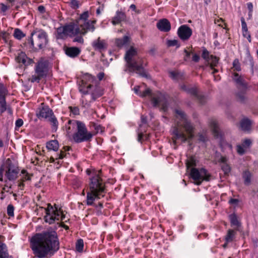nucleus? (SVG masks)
Wrapping results in <instances>:
<instances>
[{"label":"nucleus","mask_w":258,"mask_h":258,"mask_svg":"<svg viewBox=\"0 0 258 258\" xmlns=\"http://www.w3.org/2000/svg\"><path fill=\"white\" fill-rule=\"evenodd\" d=\"M136 54L137 51L133 47H131L126 52L124 59L126 62V66L127 69H125L124 71H126L127 69L130 72H136L140 76L147 78V74L146 73L143 66V60L142 59H139V60L132 59Z\"/></svg>","instance_id":"39448f33"},{"label":"nucleus","mask_w":258,"mask_h":258,"mask_svg":"<svg viewBox=\"0 0 258 258\" xmlns=\"http://www.w3.org/2000/svg\"><path fill=\"white\" fill-rule=\"evenodd\" d=\"M69 109L70 112L74 115H79L80 114V109L77 106H69Z\"/></svg>","instance_id":"8fccbe9b"},{"label":"nucleus","mask_w":258,"mask_h":258,"mask_svg":"<svg viewBox=\"0 0 258 258\" xmlns=\"http://www.w3.org/2000/svg\"><path fill=\"white\" fill-rule=\"evenodd\" d=\"M129 41V37L127 36H124L122 38H116L115 40V44L118 47L121 48L127 44Z\"/></svg>","instance_id":"c85d7f7f"},{"label":"nucleus","mask_w":258,"mask_h":258,"mask_svg":"<svg viewBox=\"0 0 258 258\" xmlns=\"http://www.w3.org/2000/svg\"><path fill=\"white\" fill-rule=\"evenodd\" d=\"M70 4L73 9H76L79 7V1L78 0H71Z\"/></svg>","instance_id":"864d4df0"},{"label":"nucleus","mask_w":258,"mask_h":258,"mask_svg":"<svg viewBox=\"0 0 258 258\" xmlns=\"http://www.w3.org/2000/svg\"><path fill=\"white\" fill-rule=\"evenodd\" d=\"M134 91L136 94L141 97H145L147 96L151 98V103L153 107H156L160 105L161 106V109L165 112L168 110V102L165 95L159 92L152 93L150 89L147 88L143 91L140 90L139 86H135Z\"/></svg>","instance_id":"20e7f679"},{"label":"nucleus","mask_w":258,"mask_h":258,"mask_svg":"<svg viewBox=\"0 0 258 258\" xmlns=\"http://www.w3.org/2000/svg\"><path fill=\"white\" fill-rule=\"evenodd\" d=\"M45 210L46 215L44 219L45 222L49 224L54 223L55 221H61L65 220L66 215L64 211L56 204L52 206L50 204H48Z\"/></svg>","instance_id":"423d86ee"},{"label":"nucleus","mask_w":258,"mask_h":258,"mask_svg":"<svg viewBox=\"0 0 258 258\" xmlns=\"http://www.w3.org/2000/svg\"><path fill=\"white\" fill-rule=\"evenodd\" d=\"M192 60L195 62H198L200 60V56L197 54H194L192 57Z\"/></svg>","instance_id":"e2e57ef3"},{"label":"nucleus","mask_w":258,"mask_h":258,"mask_svg":"<svg viewBox=\"0 0 258 258\" xmlns=\"http://www.w3.org/2000/svg\"><path fill=\"white\" fill-rule=\"evenodd\" d=\"M48 61L44 58H40L36 63L34 67L35 74L32 75L30 81L31 83H39L40 80L45 78L48 72Z\"/></svg>","instance_id":"0eeeda50"},{"label":"nucleus","mask_w":258,"mask_h":258,"mask_svg":"<svg viewBox=\"0 0 258 258\" xmlns=\"http://www.w3.org/2000/svg\"><path fill=\"white\" fill-rule=\"evenodd\" d=\"M84 248V241L82 239H78L76 243V249L78 252H82Z\"/></svg>","instance_id":"ea45409f"},{"label":"nucleus","mask_w":258,"mask_h":258,"mask_svg":"<svg viewBox=\"0 0 258 258\" xmlns=\"http://www.w3.org/2000/svg\"><path fill=\"white\" fill-rule=\"evenodd\" d=\"M235 234L236 232L233 230L229 229L225 236V241H227V243L232 242L235 238Z\"/></svg>","instance_id":"72a5a7b5"},{"label":"nucleus","mask_w":258,"mask_h":258,"mask_svg":"<svg viewBox=\"0 0 258 258\" xmlns=\"http://www.w3.org/2000/svg\"><path fill=\"white\" fill-rule=\"evenodd\" d=\"M245 184H249L250 182L251 174L249 171H245L243 174Z\"/></svg>","instance_id":"a19ab883"},{"label":"nucleus","mask_w":258,"mask_h":258,"mask_svg":"<svg viewBox=\"0 0 258 258\" xmlns=\"http://www.w3.org/2000/svg\"><path fill=\"white\" fill-rule=\"evenodd\" d=\"M232 65L235 71L239 72L241 70V64L238 59H235L232 62Z\"/></svg>","instance_id":"c03bdc74"},{"label":"nucleus","mask_w":258,"mask_h":258,"mask_svg":"<svg viewBox=\"0 0 258 258\" xmlns=\"http://www.w3.org/2000/svg\"><path fill=\"white\" fill-rule=\"evenodd\" d=\"M95 81V77L88 73L84 74L78 84L79 92L86 93L89 91L88 90H94L95 87H99L97 85H94Z\"/></svg>","instance_id":"9b49d317"},{"label":"nucleus","mask_w":258,"mask_h":258,"mask_svg":"<svg viewBox=\"0 0 258 258\" xmlns=\"http://www.w3.org/2000/svg\"><path fill=\"white\" fill-rule=\"evenodd\" d=\"M97 78L99 81L102 80L104 77V73L103 72H100L97 75Z\"/></svg>","instance_id":"338daca9"},{"label":"nucleus","mask_w":258,"mask_h":258,"mask_svg":"<svg viewBox=\"0 0 258 258\" xmlns=\"http://www.w3.org/2000/svg\"><path fill=\"white\" fill-rule=\"evenodd\" d=\"M246 55H247V58L248 60L249 61L251 67L252 68L254 66V62L253 61L252 57L250 55L249 51H248L247 52Z\"/></svg>","instance_id":"13d9d810"},{"label":"nucleus","mask_w":258,"mask_h":258,"mask_svg":"<svg viewBox=\"0 0 258 258\" xmlns=\"http://www.w3.org/2000/svg\"><path fill=\"white\" fill-rule=\"evenodd\" d=\"M197 166V161L195 159V157L194 156H191L186 160V166L187 168H189L190 167L194 168Z\"/></svg>","instance_id":"c9c22d12"},{"label":"nucleus","mask_w":258,"mask_h":258,"mask_svg":"<svg viewBox=\"0 0 258 258\" xmlns=\"http://www.w3.org/2000/svg\"><path fill=\"white\" fill-rule=\"evenodd\" d=\"M0 6L1 7V11L3 13H5L9 9V7L4 3H1Z\"/></svg>","instance_id":"4d7b16f0"},{"label":"nucleus","mask_w":258,"mask_h":258,"mask_svg":"<svg viewBox=\"0 0 258 258\" xmlns=\"http://www.w3.org/2000/svg\"><path fill=\"white\" fill-rule=\"evenodd\" d=\"M7 214L10 217H14V207L12 204H9L7 207Z\"/></svg>","instance_id":"de8ad7c7"},{"label":"nucleus","mask_w":258,"mask_h":258,"mask_svg":"<svg viewBox=\"0 0 258 258\" xmlns=\"http://www.w3.org/2000/svg\"><path fill=\"white\" fill-rule=\"evenodd\" d=\"M34 35L37 37L35 42L38 48L39 49L45 48L48 43V34L43 29H36L31 33L30 43L32 48H34V42L32 38Z\"/></svg>","instance_id":"1a4fd4ad"},{"label":"nucleus","mask_w":258,"mask_h":258,"mask_svg":"<svg viewBox=\"0 0 258 258\" xmlns=\"http://www.w3.org/2000/svg\"><path fill=\"white\" fill-rule=\"evenodd\" d=\"M190 175L192 179L196 181L197 185L201 184L204 180L209 181L211 179V174L204 168H202L200 170L196 168H191Z\"/></svg>","instance_id":"f8f14e48"},{"label":"nucleus","mask_w":258,"mask_h":258,"mask_svg":"<svg viewBox=\"0 0 258 258\" xmlns=\"http://www.w3.org/2000/svg\"><path fill=\"white\" fill-rule=\"evenodd\" d=\"M192 33L191 29L186 25L180 26L177 32L178 36L182 41L187 40L191 36Z\"/></svg>","instance_id":"6ab92c4d"},{"label":"nucleus","mask_w":258,"mask_h":258,"mask_svg":"<svg viewBox=\"0 0 258 258\" xmlns=\"http://www.w3.org/2000/svg\"><path fill=\"white\" fill-rule=\"evenodd\" d=\"M93 136V134L87 130H77L73 135V139L76 143H81L90 141Z\"/></svg>","instance_id":"dca6fc26"},{"label":"nucleus","mask_w":258,"mask_h":258,"mask_svg":"<svg viewBox=\"0 0 258 258\" xmlns=\"http://www.w3.org/2000/svg\"><path fill=\"white\" fill-rule=\"evenodd\" d=\"M91 45L95 50L99 51L100 52L106 50L108 46L106 40L101 39L100 37L93 41Z\"/></svg>","instance_id":"412c9836"},{"label":"nucleus","mask_w":258,"mask_h":258,"mask_svg":"<svg viewBox=\"0 0 258 258\" xmlns=\"http://www.w3.org/2000/svg\"><path fill=\"white\" fill-rule=\"evenodd\" d=\"M64 51L66 55L71 58H77L81 52V48L75 46L67 47Z\"/></svg>","instance_id":"4be33fe9"},{"label":"nucleus","mask_w":258,"mask_h":258,"mask_svg":"<svg viewBox=\"0 0 258 258\" xmlns=\"http://www.w3.org/2000/svg\"><path fill=\"white\" fill-rule=\"evenodd\" d=\"M5 170V165H2L0 168V181H3V173L4 171Z\"/></svg>","instance_id":"bf43d9fd"},{"label":"nucleus","mask_w":258,"mask_h":258,"mask_svg":"<svg viewBox=\"0 0 258 258\" xmlns=\"http://www.w3.org/2000/svg\"><path fill=\"white\" fill-rule=\"evenodd\" d=\"M24 123L23 120L21 118H18L15 122L16 127L19 128L21 127Z\"/></svg>","instance_id":"6e6d98bb"},{"label":"nucleus","mask_w":258,"mask_h":258,"mask_svg":"<svg viewBox=\"0 0 258 258\" xmlns=\"http://www.w3.org/2000/svg\"><path fill=\"white\" fill-rule=\"evenodd\" d=\"M68 125L67 129H86L85 124L82 121L69 120L68 121Z\"/></svg>","instance_id":"bb28decb"},{"label":"nucleus","mask_w":258,"mask_h":258,"mask_svg":"<svg viewBox=\"0 0 258 258\" xmlns=\"http://www.w3.org/2000/svg\"><path fill=\"white\" fill-rule=\"evenodd\" d=\"M221 169L225 174H228L231 171V168L227 164H224L221 166Z\"/></svg>","instance_id":"09e8293b"},{"label":"nucleus","mask_w":258,"mask_h":258,"mask_svg":"<svg viewBox=\"0 0 258 258\" xmlns=\"http://www.w3.org/2000/svg\"><path fill=\"white\" fill-rule=\"evenodd\" d=\"M13 35L18 40H21L25 36V34L19 28L15 29Z\"/></svg>","instance_id":"4c0bfd02"},{"label":"nucleus","mask_w":258,"mask_h":258,"mask_svg":"<svg viewBox=\"0 0 258 258\" xmlns=\"http://www.w3.org/2000/svg\"><path fill=\"white\" fill-rule=\"evenodd\" d=\"M150 137V134L147 133L146 130L138 132L137 140L142 143L143 142L148 140Z\"/></svg>","instance_id":"cd10ccee"},{"label":"nucleus","mask_w":258,"mask_h":258,"mask_svg":"<svg viewBox=\"0 0 258 258\" xmlns=\"http://www.w3.org/2000/svg\"><path fill=\"white\" fill-rule=\"evenodd\" d=\"M101 172V171L99 170L90 178L89 190L87 192L86 197V205L88 206H92L95 200L104 197L105 186L100 175Z\"/></svg>","instance_id":"7ed1b4c3"},{"label":"nucleus","mask_w":258,"mask_h":258,"mask_svg":"<svg viewBox=\"0 0 258 258\" xmlns=\"http://www.w3.org/2000/svg\"><path fill=\"white\" fill-rule=\"evenodd\" d=\"M38 10L41 13H43L45 11V9L44 6L41 5L38 7Z\"/></svg>","instance_id":"774afa93"},{"label":"nucleus","mask_w":258,"mask_h":258,"mask_svg":"<svg viewBox=\"0 0 258 258\" xmlns=\"http://www.w3.org/2000/svg\"><path fill=\"white\" fill-rule=\"evenodd\" d=\"M157 28L162 32H167L171 29L170 22L166 19L160 20L157 23Z\"/></svg>","instance_id":"b1692460"},{"label":"nucleus","mask_w":258,"mask_h":258,"mask_svg":"<svg viewBox=\"0 0 258 258\" xmlns=\"http://www.w3.org/2000/svg\"><path fill=\"white\" fill-rule=\"evenodd\" d=\"M231 225L238 227L240 226V222L238 220L237 215L235 213L230 214L229 216Z\"/></svg>","instance_id":"f704fd0d"},{"label":"nucleus","mask_w":258,"mask_h":258,"mask_svg":"<svg viewBox=\"0 0 258 258\" xmlns=\"http://www.w3.org/2000/svg\"><path fill=\"white\" fill-rule=\"evenodd\" d=\"M88 91L86 93L81 92L82 93L80 99L81 104L83 108L86 109L89 108L92 103L103 95V92L100 87H95L94 90Z\"/></svg>","instance_id":"6e6552de"},{"label":"nucleus","mask_w":258,"mask_h":258,"mask_svg":"<svg viewBox=\"0 0 258 258\" xmlns=\"http://www.w3.org/2000/svg\"><path fill=\"white\" fill-rule=\"evenodd\" d=\"M16 61L25 66L30 65L33 62V59L28 58L24 52H21L16 58Z\"/></svg>","instance_id":"a878e982"},{"label":"nucleus","mask_w":258,"mask_h":258,"mask_svg":"<svg viewBox=\"0 0 258 258\" xmlns=\"http://www.w3.org/2000/svg\"><path fill=\"white\" fill-rule=\"evenodd\" d=\"M6 95V89L3 85H0V114L2 115L7 111L10 119L13 115V110L10 104H7Z\"/></svg>","instance_id":"4468645a"},{"label":"nucleus","mask_w":258,"mask_h":258,"mask_svg":"<svg viewBox=\"0 0 258 258\" xmlns=\"http://www.w3.org/2000/svg\"><path fill=\"white\" fill-rule=\"evenodd\" d=\"M89 17L88 11H85L81 14L78 20H76L75 23H77V21H79L80 23H83V22H86L89 21L88 20Z\"/></svg>","instance_id":"e433bc0d"},{"label":"nucleus","mask_w":258,"mask_h":258,"mask_svg":"<svg viewBox=\"0 0 258 258\" xmlns=\"http://www.w3.org/2000/svg\"><path fill=\"white\" fill-rule=\"evenodd\" d=\"M247 9H248L249 13H251L253 10V5L251 3L249 2L247 4Z\"/></svg>","instance_id":"69168bd1"},{"label":"nucleus","mask_w":258,"mask_h":258,"mask_svg":"<svg viewBox=\"0 0 258 258\" xmlns=\"http://www.w3.org/2000/svg\"><path fill=\"white\" fill-rule=\"evenodd\" d=\"M209 123L211 129H218V123L216 119L214 118L210 119Z\"/></svg>","instance_id":"a18cd8bd"},{"label":"nucleus","mask_w":258,"mask_h":258,"mask_svg":"<svg viewBox=\"0 0 258 258\" xmlns=\"http://www.w3.org/2000/svg\"><path fill=\"white\" fill-rule=\"evenodd\" d=\"M252 121L248 118H243L240 122L241 129H250Z\"/></svg>","instance_id":"2f4dec72"},{"label":"nucleus","mask_w":258,"mask_h":258,"mask_svg":"<svg viewBox=\"0 0 258 258\" xmlns=\"http://www.w3.org/2000/svg\"><path fill=\"white\" fill-rule=\"evenodd\" d=\"M239 202V200L237 199H230L229 203L231 205H237Z\"/></svg>","instance_id":"680f3d73"},{"label":"nucleus","mask_w":258,"mask_h":258,"mask_svg":"<svg viewBox=\"0 0 258 258\" xmlns=\"http://www.w3.org/2000/svg\"><path fill=\"white\" fill-rule=\"evenodd\" d=\"M181 130H173L172 134L173 135V139L174 140H180L182 142H185L188 139H191L193 137L194 130H185L187 135L184 133L181 132Z\"/></svg>","instance_id":"f3484780"},{"label":"nucleus","mask_w":258,"mask_h":258,"mask_svg":"<svg viewBox=\"0 0 258 258\" xmlns=\"http://www.w3.org/2000/svg\"><path fill=\"white\" fill-rule=\"evenodd\" d=\"M96 20H90L83 23L77 21V23L71 22L63 26L56 29L55 38L56 39H64L68 35L70 36L78 34L86 35L88 32H93L95 30V24Z\"/></svg>","instance_id":"f03ea898"},{"label":"nucleus","mask_w":258,"mask_h":258,"mask_svg":"<svg viewBox=\"0 0 258 258\" xmlns=\"http://www.w3.org/2000/svg\"><path fill=\"white\" fill-rule=\"evenodd\" d=\"M202 57L206 60L209 59V52L205 47H203V48Z\"/></svg>","instance_id":"3c124183"},{"label":"nucleus","mask_w":258,"mask_h":258,"mask_svg":"<svg viewBox=\"0 0 258 258\" xmlns=\"http://www.w3.org/2000/svg\"><path fill=\"white\" fill-rule=\"evenodd\" d=\"M18 187H19V188L21 189V190H23L24 189V186H25V184L24 183V182L22 181H18Z\"/></svg>","instance_id":"0e129e2a"},{"label":"nucleus","mask_w":258,"mask_h":258,"mask_svg":"<svg viewBox=\"0 0 258 258\" xmlns=\"http://www.w3.org/2000/svg\"><path fill=\"white\" fill-rule=\"evenodd\" d=\"M170 77L173 79H176L178 74L174 71H171L169 73Z\"/></svg>","instance_id":"052dcab7"},{"label":"nucleus","mask_w":258,"mask_h":258,"mask_svg":"<svg viewBox=\"0 0 258 258\" xmlns=\"http://www.w3.org/2000/svg\"><path fill=\"white\" fill-rule=\"evenodd\" d=\"M42 106L39 107L37 111V116L39 118H45L47 119L52 126L55 128H57L58 121L54 116L53 111L48 106L43 105L41 104Z\"/></svg>","instance_id":"9d476101"},{"label":"nucleus","mask_w":258,"mask_h":258,"mask_svg":"<svg viewBox=\"0 0 258 258\" xmlns=\"http://www.w3.org/2000/svg\"><path fill=\"white\" fill-rule=\"evenodd\" d=\"M167 45L168 47L176 46V48H179L180 46L178 41L176 39L168 40L167 41Z\"/></svg>","instance_id":"79ce46f5"},{"label":"nucleus","mask_w":258,"mask_h":258,"mask_svg":"<svg viewBox=\"0 0 258 258\" xmlns=\"http://www.w3.org/2000/svg\"><path fill=\"white\" fill-rule=\"evenodd\" d=\"M240 21L241 23L242 35L243 36H246V34L248 32L247 24L243 17L240 18Z\"/></svg>","instance_id":"58836bf2"},{"label":"nucleus","mask_w":258,"mask_h":258,"mask_svg":"<svg viewBox=\"0 0 258 258\" xmlns=\"http://www.w3.org/2000/svg\"><path fill=\"white\" fill-rule=\"evenodd\" d=\"M232 79L237 85V87H241L244 89H247V83L242 76L239 75L237 73H233L232 74Z\"/></svg>","instance_id":"393cba45"},{"label":"nucleus","mask_w":258,"mask_h":258,"mask_svg":"<svg viewBox=\"0 0 258 258\" xmlns=\"http://www.w3.org/2000/svg\"><path fill=\"white\" fill-rule=\"evenodd\" d=\"M181 88L187 93L194 96L201 104H204L206 101V97L202 94H198V89L196 87H187L185 85H182Z\"/></svg>","instance_id":"a211bd4d"},{"label":"nucleus","mask_w":258,"mask_h":258,"mask_svg":"<svg viewBox=\"0 0 258 258\" xmlns=\"http://www.w3.org/2000/svg\"><path fill=\"white\" fill-rule=\"evenodd\" d=\"M174 111L176 113V117L180 121L179 126H182L184 129H194L184 111L178 109H175Z\"/></svg>","instance_id":"2eb2a0df"},{"label":"nucleus","mask_w":258,"mask_h":258,"mask_svg":"<svg viewBox=\"0 0 258 258\" xmlns=\"http://www.w3.org/2000/svg\"><path fill=\"white\" fill-rule=\"evenodd\" d=\"M252 144V141L250 139H244L242 140L241 144L236 146V151L239 155H244L247 150L249 149Z\"/></svg>","instance_id":"aec40b11"},{"label":"nucleus","mask_w":258,"mask_h":258,"mask_svg":"<svg viewBox=\"0 0 258 258\" xmlns=\"http://www.w3.org/2000/svg\"><path fill=\"white\" fill-rule=\"evenodd\" d=\"M141 120L142 122V124H140V127H145V126H144V125H146L147 122V117L144 115H141Z\"/></svg>","instance_id":"5fc2aeb1"},{"label":"nucleus","mask_w":258,"mask_h":258,"mask_svg":"<svg viewBox=\"0 0 258 258\" xmlns=\"http://www.w3.org/2000/svg\"><path fill=\"white\" fill-rule=\"evenodd\" d=\"M71 147L70 146H63L62 149L60 150V153L57 155L56 159H62L67 156V152L71 150Z\"/></svg>","instance_id":"473e14b6"},{"label":"nucleus","mask_w":258,"mask_h":258,"mask_svg":"<svg viewBox=\"0 0 258 258\" xmlns=\"http://www.w3.org/2000/svg\"><path fill=\"white\" fill-rule=\"evenodd\" d=\"M78 35L79 34L74 36L75 37L73 39V42L83 44L84 41V39L82 36H79Z\"/></svg>","instance_id":"603ef678"},{"label":"nucleus","mask_w":258,"mask_h":258,"mask_svg":"<svg viewBox=\"0 0 258 258\" xmlns=\"http://www.w3.org/2000/svg\"><path fill=\"white\" fill-rule=\"evenodd\" d=\"M46 148L48 150L56 151L59 148V144L57 140H53L46 143Z\"/></svg>","instance_id":"c756f323"},{"label":"nucleus","mask_w":258,"mask_h":258,"mask_svg":"<svg viewBox=\"0 0 258 258\" xmlns=\"http://www.w3.org/2000/svg\"><path fill=\"white\" fill-rule=\"evenodd\" d=\"M21 173L23 174V176L21 179V181L25 182L27 180H31V177L32 175H30L26 170H22Z\"/></svg>","instance_id":"37998d69"},{"label":"nucleus","mask_w":258,"mask_h":258,"mask_svg":"<svg viewBox=\"0 0 258 258\" xmlns=\"http://www.w3.org/2000/svg\"><path fill=\"white\" fill-rule=\"evenodd\" d=\"M126 15L125 13L121 11L117 10L114 16L112 18L111 23L113 25L115 26L122 22L126 21Z\"/></svg>","instance_id":"5701e85b"},{"label":"nucleus","mask_w":258,"mask_h":258,"mask_svg":"<svg viewBox=\"0 0 258 258\" xmlns=\"http://www.w3.org/2000/svg\"><path fill=\"white\" fill-rule=\"evenodd\" d=\"M238 100L241 103H244L245 100V92H239L236 94Z\"/></svg>","instance_id":"49530a36"},{"label":"nucleus","mask_w":258,"mask_h":258,"mask_svg":"<svg viewBox=\"0 0 258 258\" xmlns=\"http://www.w3.org/2000/svg\"><path fill=\"white\" fill-rule=\"evenodd\" d=\"M30 242L33 254L38 258H50L59 249L58 235L53 230L35 234Z\"/></svg>","instance_id":"f257e3e1"},{"label":"nucleus","mask_w":258,"mask_h":258,"mask_svg":"<svg viewBox=\"0 0 258 258\" xmlns=\"http://www.w3.org/2000/svg\"><path fill=\"white\" fill-rule=\"evenodd\" d=\"M9 254L6 244L0 242V258H9Z\"/></svg>","instance_id":"7c9ffc66"},{"label":"nucleus","mask_w":258,"mask_h":258,"mask_svg":"<svg viewBox=\"0 0 258 258\" xmlns=\"http://www.w3.org/2000/svg\"><path fill=\"white\" fill-rule=\"evenodd\" d=\"M5 176L10 181H14L18 177L19 173V169L18 165L14 161L8 158L6 160L5 163Z\"/></svg>","instance_id":"ddd939ff"}]
</instances>
